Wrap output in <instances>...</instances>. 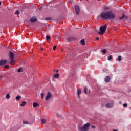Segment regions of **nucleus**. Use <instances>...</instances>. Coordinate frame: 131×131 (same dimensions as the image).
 <instances>
[{
    "label": "nucleus",
    "mask_w": 131,
    "mask_h": 131,
    "mask_svg": "<svg viewBox=\"0 0 131 131\" xmlns=\"http://www.w3.org/2000/svg\"><path fill=\"white\" fill-rule=\"evenodd\" d=\"M75 11L76 12V15H78V14H79L80 9L79 8V6L78 5H76L75 6Z\"/></svg>",
    "instance_id": "obj_6"
},
{
    "label": "nucleus",
    "mask_w": 131,
    "mask_h": 131,
    "mask_svg": "<svg viewBox=\"0 0 131 131\" xmlns=\"http://www.w3.org/2000/svg\"><path fill=\"white\" fill-rule=\"evenodd\" d=\"M80 94H81V90H79L77 91V95H78V97L79 98V95H80Z\"/></svg>",
    "instance_id": "obj_19"
},
{
    "label": "nucleus",
    "mask_w": 131,
    "mask_h": 131,
    "mask_svg": "<svg viewBox=\"0 0 131 131\" xmlns=\"http://www.w3.org/2000/svg\"><path fill=\"white\" fill-rule=\"evenodd\" d=\"M96 40H99V37H97L96 38Z\"/></svg>",
    "instance_id": "obj_36"
},
{
    "label": "nucleus",
    "mask_w": 131,
    "mask_h": 131,
    "mask_svg": "<svg viewBox=\"0 0 131 131\" xmlns=\"http://www.w3.org/2000/svg\"><path fill=\"white\" fill-rule=\"evenodd\" d=\"M23 124H29L28 121H23Z\"/></svg>",
    "instance_id": "obj_23"
},
{
    "label": "nucleus",
    "mask_w": 131,
    "mask_h": 131,
    "mask_svg": "<svg viewBox=\"0 0 131 131\" xmlns=\"http://www.w3.org/2000/svg\"><path fill=\"white\" fill-rule=\"evenodd\" d=\"M122 19H124V20H127V16L125 15L124 14H123L122 16L118 18V21H121Z\"/></svg>",
    "instance_id": "obj_8"
},
{
    "label": "nucleus",
    "mask_w": 131,
    "mask_h": 131,
    "mask_svg": "<svg viewBox=\"0 0 131 131\" xmlns=\"http://www.w3.org/2000/svg\"><path fill=\"white\" fill-rule=\"evenodd\" d=\"M101 52L103 53L104 54H106L107 53V49H104L102 50H101Z\"/></svg>",
    "instance_id": "obj_17"
},
{
    "label": "nucleus",
    "mask_w": 131,
    "mask_h": 131,
    "mask_svg": "<svg viewBox=\"0 0 131 131\" xmlns=\"http://www.w3.org/2000/svg\"><path fill=\"white\" fill-rule=\"evenodd\" d=\"M90 90H89V92L88 93V94H90Z\"/></svg>",
    "instance_id": "obj_43"
},
{
    "label": "nucleus",
    "mask_w": 131,
    "mask_h": 131,
    "mask_svg": "<svg viewBox=\"0 0 131 131\" xmlns=\"http://www.w3.org/2000/svg\"><path fill=\"white\" fill-rule=\"evenodd\" d=\"M100 18L102 20H112L115 18V13L111 12H103L100 14Z\"/></svg>",
    "instance_id": "obj_1"
},
{
    "label": "nucleus",
    "mask_w": 131,
    "mask_h": 131,
    "mask_svg": "<svg viewBox=\"0 0 131 131\" xmlns=\"http://www.w3.org/2000/svg\"><path fill=\"white\" fill-rule=\"evenodd\" d=\"M80 43H81V45H83V46H84V45H85V41H84V39H82L80 41Z\"/></svg>",
    "instance_id": "obj_15"
},
{
    "label": "nucleus",
    "mask_w": 131,
    "mask_h": 131,
    "mask_svg": "<svg viewBox=\"0 0 131 131\" xmlns=\"http://www.w3.org/2000/svg\"><path fill=\"white\" fill-rule=\"evenodd\" d=\"M6 63H8V60H0V66H4V65H6Z\"/></svg>",
    "instance_id": "obj_9"
},
{
    "label": "nucleus",
    "mask_w": 131,
    "mask_h": 131,
    "mask_svg": "<svg viewBox=\"0 0 131 131\" xmlns=\"http://www.w3.org/2000/svg\"><path fill=\"white\" fill-rule=\"evenodd\" d=\"M56 48H57V46H53V50H54V51L56 50Z\"/></svg>",
    "instance_id": "obj_32"
},
{
    "label": "nucleus",
    "mask_w": 131,
    "mask_h": 131,
    "mask_svg": "<svg viewBox=\"0 0 131 131\" xmlns=\"http://www.w3.org/2000/svg\"><path fill=\"white\" fill-rule=\"evenodd\" d=\"M91 127H92V128H96V127H95V126H94V125H92V126H91Z\"/></svg>",
    "instance_id": "obj_35"
},
{
    "label": "nucleus",
    "mask_w": 131,
    "mask_h": 131,
    "mask_svg": "<svg viewBox=\"0 0 131 131\" xmlns=\"http://www.w3.org/2000/svg\"><path fill=\"white\" fill-rule=\"evenodd\" d=\"M41 122L42 124H45V123H46V119H42L41 120Z\"/></svg>",
    "instance_id": "obj_20"
},
{
    "label": "nucleus",
    "mask_w": 131,
    "mask_h": 131,
    "mask_svg": "<svg viewBox=\"0 0 131 131\" xmlns=\"http://www.w3.org/2000/svg\"><path fill=\"white\" fill-rule=\"evenodd\" d=\"M15 14L17 15V16H18V15H20V12H19V10H16L15 12Z\"/></svg>",
    "instance_id": "obj_24"
},
{
    "label": "nucleus",
    "mask_w": 131,
    "mask_h": 131,
    "mask_svg": "<svg viewBox=\"0 0 131 131\" xmlns=\"http://www.w3.org/2000/svg\"><path fill=\"white\" fill-rule=\"evenodd\" d=\"M110 79H111L110 76H107L104 78V81L106 83L110 82Z\"/></svg>",
    "instance_id": "obj_10"
},
{
    "label": "nucleus",
    "mask_w": 131,
    "mask_h": 131,
    "mask_svg": "<svg viewBox=\"0 0 131 131\" xmlns=\"http://www.w3.org/2000/svg\"><path fill=\"white\" fill-rule=\"evenodd\" d=\"M123 107H127V104L126 103H124L123 105Z\"/></svg>",
    "instance_id": "obj_33"
},
{
    "label": "nucleus",
    "mask_w": 131,
    "mask_h": 131,
    "mask_svg": "<svg viewBox=\"0 0 131 131\" xmlns=\"http://www.w3.org/2000/svg\"><path fill=\"white\" fill-rule=\"evenodd\" d=\"M112 59V55H109L108 57V60L111 61Z\"/></svg>",
    "instance_id": "obj_25"
},
{
    "label": "nucleus",
    "mask_w": 131,
    "mask_h": 131,
    "mask_svg": "<svg viewBox=\"0 0 131 131\" xmlns=\"http://www.w3.org/2000/svg\"><path fill=\"white\" fill-rule=\"evenodd\" d=\"M67 40L69 42H71V41L74 40V38L72 37H69L67 38Z\"/></svg>",
    "instance_id": "obj_12"
},
{
    "label": "nucleus",
    "mask_w": 131,
    "mask_h": 131,
    "mask_svg": "<svg viewBox=\"0 0 131 131\" xmlns=\"http://www.w3.org/2000/svg\"><path fill=\"white\" fill-rule=\"evenodd\" d=\"M4 68H7V69H9L10 68V67H9L8 65L4 66Z\"/></svg>",
    "instance_id": "obj_31"
},
{
    "label": "nucleus",
    "mask_w": 131,
    "mask_h": 131,
    "mask_svg": "<svg viewBox=\"0 0 131 131\" xmlns=\"http://www.w3.org/2000/svg\"><path fill=\"white\" fill-rule=\"evenodd\" d=\"M37 106H38V103H37V102H34L33 103V107L34 108H36Z\"/></svg>",
    "instance_id": "obj_13"
},
{
    "label": "nucleus",
    "mask_w": 131,
    "mask_h": 131,
    "mask_svg": "<svg viewBox=\"0 0 131 131\" xmlns=\"http://www.w3.org/2000/svg\"><path fill=\"white\" fill-rule=\"evenodd\" d=\"M51 39V36H49V35H47L46 36V40H47L48 41H49V40Z\"/></svg>",
    "instance_id": "obj_21"
},
{
    "label": "nucleus",
    "mask_w": 131,
    "mask_h": 131,
    "mask_svg": "<svg viewBox=\"0 0 131 131\" xmlns=\"http://www.w3.org/2000/svg\"><path fill=\"white\" fill-rule=\"evenodd\" d=\"M44 96H45V94H43V93H41V99H43Z\"/></svg>",
    "instance_id": "obj_28"
},
{
    "label": "nucleus",
    "mask_w": 131,
    "mask_h": 131,
    "mask_svg": "<svg viewBox=\"0 0 131 131\" xmlns=\"http://www.w3.org/2000/svg\"><path fill=\"white\" fill-rule=\"evenodd\" d=\"M9 61L10 65H14L16 61L14 60V53L11 51L9 52Z\"/></svg>",
    "instance_id": "obj_3"
},
{
    "label": "nucleus",
    "mask_w": 131,
    "mask_h": 131,
    "mask_svg": "<svg viewBox=\"0 0 131 131\" xmlns=\"http://www.w3.org/2000/svg\"><path fill=\"white\" fill-rule=\"evenodd\" d=\"M1 5H2V2H0V6H1Z\"/></svg>",
    "instance_id": "obj_41"
},
{
    "label": "nucleus",
    "mask_w": 131,
    "mask_h": 131,
    "mask_svg": "<svg viewBox=\"0 0 131 131\" xmlns=\"http://www.w3.org/2000/svg\"><path fill=\"white\" fill-rule=\"evenodd\" d=\"M18 72H22V68H20L18 70Z\"/></svg>",
    "instance_id": "obj_30"
},
{
    "label": "nucleus",
    "mask_w": 131,
    "mask_h": 131,
    "mask_svg": "<svg viewBox=\"0 0 131 131\" xmlns=\"http://www.w3.org/2000/svg\"><path fill=\"white\" fill-rule=\"evenodd\" d=\"M59 76H60V74H56L54 75L55 78H59Z\"/></svg>",
    "instance_id": "obj_18"
},
{
    "label": "nucleus",
    "mask_w": 131,
    "mask_h": 131,
    "mask_svg": "<svg viewBox=\"0 0 131 131\" xmlns=\"http://www.w3.org/2000/svg\"><path fill=\"white\" fill-rule=\"evenodd\" d=\"M2 77H3V76L2 75H0V79H1V78H2Z\"/></svg>",
    "instance_id": "obj_39"
},
{
    "label": "nucleus",
    "mask_w": 131,
    "mask_h": 131,
    "mask_svg": "<svg viewBox=\"0 0 131 131\" xmlns=\"http://www.w3.org/2000/svg\"><path fill=\"white\" fill-rule=\"evenodd\" d=\"M52 96H53V94H52V93H51V92H48L46 97H45L46 101H48V100H50V99L52 98Z\"/></svg>",
    "instance_id": "obj_5"
},
{
    "label": "nucleus",
    "mask_w": 131,
    "mask_h": 131,
    "mask_svg": "<svg viewBox=\"0 0 131 131\" xmlns=\"http://www.w3.org/2000/svg\"><path fill=\"white\" fill-rule=\"evenodd\" d=\"M11 98V96L10 95V94H7V95H6V98H7V99H10Z\"/></svg>",
    "instance_id": "obj_26"
},
{
    "label": "nucleus",
    "mask_w": 131,
    "mask_h": 131,
    "mask_svg": "<svg viewBox=\"0 0 131 131\" xmlns=\"http://www.w3.org/2000/svg\"><path fill=\"white\" fill-rule=\"evenodd\" d=\"M107 26L108 25L105 24L104 26H102L100 27V32H98V34H100V35H103L104 33H105V31L107 30Z\"/></svg>",
    "instance_id": "obj_2"
},
{
    "label": "nucleus",
    "mask_w": 131,
    "mask_h": 131,
    "mask_svg": "<svg viewBox=\"0 0 131 131\" xmlns=\"http://www.w3.org/2000/svg\"><path fill=\"white\" fill-rule=\"evenodd\" d=\"M91 127V124L88 123L83 125V126L81 127V131H88L90 129V127Z\"/></svg>",
    "instance_id": "obj_4"
},
{
    "label": "nucleus",
    "mask_w": 131,
    "mask_h": 131,
    "mask_svg": "<svg viewBox=\"0 0 131 131\" xmlns=\"http://www.w3.org/2000/svg\"><path fill=\"white\" fill-rule=\"evenodd\" d=\"M107 8H105V10H107Z\"/></svg>",
    "instance_id": "obj_44"
},
{
    "label": "nucleus",
    "mask_w": 131,
    "mask_h": 131,
    "mask_svg": "<svg viewBox=\"0 0 131 131\" xmlns=\"http://www.w3.org/2000/svg\"><path fill=\"white\" fill-rule=\"evenodd\" d=\"M105 107L106 108H113V107H114V102H111L106 104Z\"/></svg>",
    "instance_id": "obj_7"
},
{
    "label": "nucleus",
    "mask_w": 131,
    "mask_h": 131,
    "mask_svg": "<svg viewBox=\"0 0 131 131\" xmlns=\"http://www.w3.org/2000/svg\"><path fill=\"white\" fill-rule=\"evenodd\" d=\"M26 105V101H23L21 102V104H20L21 107H24Z\"/></svg>",
    "instance_id": "obj_14"
},
{
    "label": "nucleus",
    "mask_w": 131,
    "mask_h": 131,
    "mask_svg": "<svg viewBox=\"0 0 131 131\" xmlns=\"http://www.w3.org/2000/svg\"><path fill=\"white\" fill-rule=\"evenodd\" d=\"M119 104H121V102H119Z\"/></svg>",
    "instance_id": "obj_42"
},
{
    "label": "nucleus",
    "mask_w": 131,
    "mask_h": 131,
    "mask_svg": "<svg viewBox=\"0 0 131 131\" xmlns=\"http://www.w3.org/2000/svg\"><path fill=\"white\" fill-rule=\"evenodd\" d=\"M21 99V96L18 95L17 97H15V100H17V101H19Z\"/></svg>",
    "instance_id": "obj_16"
},
{
    "label": "nucleus",
    "mask_w": 131,
    "mask_h": 131,
    "mask_svg": "<svg viewBox=\"0 0 131 131\" xmlns=\"http://www.w3.org/2000/svg\"><path fill=\"white\" fill-rule=\"evenodd\" d=\"M56 73H58V72H59V70H57L56 71Z\"/></svg>",
    "instance_id": "obj_38"
},
{
    "label": "nucleus",
    "mask_w": 131,
    "mask_h": 131,
    "mask_svg": "<svg viewBox=\"0 0 131 131\" xmlns=\"http://www.w3.org/2000/svg\"><path fill=\"white\" fill-rule=\"evenodd\" d=\"M121 60V56H119L118 61H120Z\"/></svg>",
    "instance_id": "obj_29"
},
{
    "label": "nucleus",
    "mask_w": 131,
    "mask_h": 131,
    "mask_svg": "<svg viewBox=\"0 0 131 131\" xmlns=\"http://www.w3.org/2000/svg\"><path fill=\"white\" fill-rule=\"evenodd\" d=\"M39 10L40 11H41V10H42V6H41V7H39Z\"/></svg>",
    "instance_id": "obj_34"
},
{
    "label": "nucleus",
    "mask_w": 131,
    "mask_h": 131,
    "mask_svg": "<svg viewBox=\"0 0 131 131\" xmlns=\"http://www.w3.org/2000/svg\"><path fill=\"white\" fill-rule=\"evenodd\" d=\"M36 21H37V18L34 17H32L31 18L30 22H31L32 23H34V22H36Z\"/></svg>",
    "instance_id": "obj_11"
},
{
    "label": "nucleus",
    "mask_w": 131,
    "mask_h": 131,
    "mask_svg": "<svg viewBox=\"0 0 131 131\" xmlns=\"http://www.w3.org/2000/svg\"><path fill=\"white\" fill-rule=\"evenodd\" d=\"M41 51H43V48L41 49Z\"/></svg>",
    "instance_id": "obj_40"
},
{
    "label": "nucleus",
    "mask_w": 131,
    "mask_h": 131,
    "mask_svg": "<svg viewBox=\"0 0 131 131\" xmlns=\"http://www.w3.org/2000/svg\"><path fill=\"white\" fill-rule=\"evenodd\" d=\"M88 88L86 87L84 88V92L85 94H88Z\"/></svg>",
    "instance_id": "obj_22"
},
{
    "label": "nucleus",
    "mask_w": 131,
    "mask_h": 131,
    "mask_svg": "<svg viewBox=\"0 0 131 131\" xmlns=\"http://www.w3.org/2000/svg\"><path fill=\"white\" fill-rule=\"evenodd\" d=\"M103 72H106V69H103Z\"/></svg>",
    "instance_id": "obj_37"
},
{
    "label": "nucleus",
    "mask_w": 131,
    "mask_h": 131,
    "mask_svg": "<svg viewBox=\"0 0 131 131\" xmlns=\"http://www.w3.org/2000/svg\"><path fill=\"white\" fill-rule=\"evenodd\" d=\"M45 20H46V21H49V20H52V18H51V17H46V18H45Z\"/></svg>",
    "instance_id": "obj_27"
}]
</instances>
